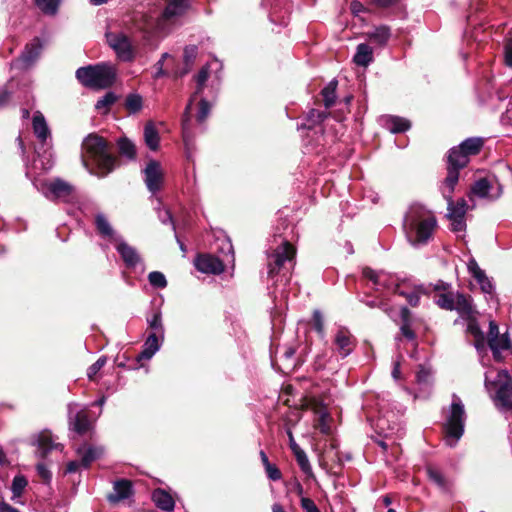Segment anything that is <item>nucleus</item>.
Returning a JSON list of instances; mask_svg holds the SVG:
<instances>
[{
  "instance_id": "22",
  "label": "nucleus",
  "mask_w": 512,
  "mask_h": 512,
  "mask_svg": "<svg viewBox=\"0 0 512 512\" xmlns=\"http://www.w3.org/2000/svg\"><path fill=\"white\" fill-rule=\"evenodd\" d=\"M488 345L492 351L494 359L497 361L502 359V351L511 349V341L508 333L488 339Z\"/></svg>"
},
{
  "instance_id": "20",
  "label": "nucleus",
  "mask_w": 512,
  "mask_h": 512,
  "mask_svg": "<svg viewBox=\"0 0 512 512\" xmlns=\"http://www.w3.org/2000/svg\"><path fill=\"white\" fill-rule=\"evenodd\" d=\"M133 494L132 483L129 480L121 479L114 482L113 493L109 494L107 499L115 504L128 499Z\"/></svg>"
},
{
  "instance_id": "52",
  "label": "nucleus",
  "mask_w": 512,
  "mask_h": 512,
  "mask_svg": "<svg viewBox=\"0 0 512 512\" xmlns=\"http://www.w3.org/2000/svg\"><path fill=\"white\" fill-rule=\"evenodd\" d=\"M116 99L117 97L114 93L108 92L96 102L95 108L98 110L108 109L116 102Z\"/></svg>"
},
{
  "instance_id": "6",
  "label": "nucleus",
  "mask_w": 512,
  "mask_h": 512,
  "mask_svg": "<svg viewBox=\"0 0 512 512\" xmlns=\"http://www.w3.org/2000/svg\"><path fill=\"white\" fill-rule=\"evenodd\" d=\"M76 77L81 84L89 88H107L115 79V69L108 63L80 67Z\"/></svg>"
},
{
  "instance_id": "40",
  "label": "nucleus",
  "mask_w": 512,
  "mask_h": 512,
  "mask_svg": "<svg viewBox=\"0 0 512 512\" xmlns=\"http://www.w3.org/2000/svg\"><path fill=\"white\" fill-rule=\"evenodd\" d=\"M455 298L456 294L452 292H442L436 296L435 302L440 308L453 311Z\"/></svg>"
},
{
  "instance_id": "61",
  "label": "nucleus",
  "mask_w": 512,
  "mask_h": 512,
  "mask_svg": "<svg viewBox=\"0 0 512 512\" xmlns=\"http://www.w3.org/2000/svg\"><path fill=\"white\" fill-rule=\"evenodd\" d=\"M469 322H468V325H467V330L468 332H470L475 338H481V343L483 344V333L482 331L480 330L478 324L476 323L475 320H472L471 318L468 319Z\"/></svg>"
},
{
  "instance_id": "29",
  "label": "nucleus",
  "mask_w": 512,
  "mask_h": 512,
  "mask_svg": "<svg viewBox=\"0 0 512 512\" xmlns=\"http://www.w3.org/2000/svg\"><path fill=\"white\" fill-rule=\"evenodd\" d=\"M469 162V157L460 148V146L453 147L449 151L448 166L455 169L464 168Z\"/></svg>"
},
{
  "instance_id": "38",
  "label": "nucleus",
  "mask_w": 512,
  "mask_h": 512,
  "mask_svg": "<svg viewBox=\"0 0 512 512\" xmlns=\"http://www.w3.org/2000/svg\"><path fill=\"white\" fill-rule=\"evenodd\" d=\"M459 146L465 154L470 157L471 155H476L480 151L483 146V141L481 138H468Z\"/></svg>"
},
{
  "instance_id": "25",
  "label": "nucleus",
  "mask_w": 512,
  "mask_h": 512,
  "mask_svg": "<svg viewBox=\"0 0 512 512\" xmlns=\"http://www.w3.org/2000/svg\"><path fill=\"white\" fill-rule=\"evenodd\" d=\"M381 121L383 127L391 133H402L411 127L409 120L398 116H385Z\"/></svg>"
},
{
  "instance_id": "16",
  "label": "nucleus",
  "mask_w": 512,
  "mask_h": 512,
  "mask_svg": "<svg viewBox=\"0 0 512 512\" xmlns=\"http://www.w3.org/2000/svg\"><path fill=\"white\" fill-rule=\"evenodd\" d=\"M363 276L370 280L376 290L390 289L395 285V280L389 274L383 271H374L371 268L363 269Z\"/></svg>"
},
{
  "instance_id": "31",
  "label": "nucleus",
  "mask_w": 512,
  "mask_h": 512,
  "mask_svg": "<svg viewBox=\"0 0 512 512\" xmlns=\"http://www.w3.org/2000/svg\"><path fill=\"white\" fill-rule=\"evenodd\" d=\"M356 65L367 67L373 61V50L365 43H361L356 48V53L353 57Z\"/></svg>"
},
{
  "instance_id": "36",
  "label": "nucleus",
  "mask_w": 512,
  "mask_h": 512,
  "mask_svg": "<svg viewBox=\"0 0 512 512\" xmlns=\"http://www.w3.org/2000/svg\"><path fill=\"white\" fill-rule=\"evenodd\" d=\"M38 452L40 456L45 457L51 450L61 447L60 444L54 443L51 435L48 433H41L37 438Z\"/></svg>"
},
{
  "instance_id": "28",
  "label": "nucleus",
  "mask_w": 512,
  "mask_h": 512,
  "mask_svg": "<svg viewBox=\"0 0 512 512\" xmlns=\"http://www.w3.org/2000/svg\"><path fill=\"white\" fill-rule=\"evenodd\" d=\"M152 500L159 509L165 512H172L174 510L175 502L172 496L162 489H156L153 492Z\"/></svg>"
},
{
  "instance_id": "58",
  "label": "nucleus",
  "mask_w": 512,
  "mask_h": 512,
  "mask_svg": "<svg viewBox=\"0 0 512 512\" xmlns=\"http://www.w3.org/2000/svg\"><path fill=\"white\" fill-rule=\"evenodd\" d=\"M157 215L159 220L163 224L170 223L172 225V229L175 230V224L172 219V215L168 209L165 208H157Z\"/></svg>"
},
{
  "instance_id": "50",
  "label": "nucleus",
  "mask_w": 512,
  "mask_h": 512,
  "mask_svg": "<svg viewBox=\"0 0 512 512\" xmlns=\"http://www.w3.org/2000/svg\"><path fill=\"white\" fill-rule=\"evenodd\" d=\"M149 283L158 289H164L167 286V280L165 275L159 271L150 272L148 275Z\"/></svg>"
},
{
  "instance_id": "7",
  "label": "nucleus",
  "mask_w": 512,
  "mask_h": 512,
  "mask_svg": "<svg viewBox=\"0 0 512 512\" xmlns=\"http://www.w3.org/2000/svg\"><path fill=\"white\" fill-rule=\"evenodd\" d=\"M491 372L486 373L485 385L487 388L493 386L496 389L494 402L501 411H512V382L506 370L496 372L493 379Z\"/></svg>"
},
{
  "instance_id": "19",
  "label": "nucleus",
  "mask_w": 512,
  "mask_h": 512,
  "mask_svg": "<svg viewBox=\"0 0 512 512\" xmlns=\"http://www.w3.org/2000/svg\"><path fill=\"white\" fill-rule=\"evenodd\" d=\"M116 243V250L120 254L124 263L129 268H135L141 259L136 249L128 245L121 237Z\"/></svg>"
},
{
  "instance_id": "8",
  "label": "nucleus",
  "mask_w": 512,
  "mask_h": 512,
  "mask_svg": "<svg viewBox=\"0 0 512 512\" xmlns=\"http://www.w3.org/2000/svg\"><path fill=\"white\" fill-rule=\"evenodd\" d=\"M229 255H226V262H234V254L232 244L226 242ZM225 260H221L210 254L200 255L195 260V267L202 273L206 274H220L225 270Z\"/></svg>"
},
{
  "instance_id": "10",
  "label": "nucleus",
  "mask_w": 512,
  "mask_h": 512,
  "mask_svg": "<svg viewBox=\"0 0 512 512\" xmlns=\"http://www.w3.org/2000/svg\"><path fill=\"white\" fill-rule=\"evenodd\" d=\"M43 47L44 44L40 38H33L31 42L26 44L21 55L12 62V67L28 69L38 60Z\"/></svg>"
},
{
  "instance_id": "64",
  "label": "nucleus",
  "mask_w": 512,
  "mask_h": 512,
  "mask_svg": "<svg viewBox=\"0 0 512 512\" xmlns=\"http://www.w3.org/2000/svg\"><path fill=\"white\" fill-rule=\"evenodd\" d=\"M39 476L45 481L49 482L51 479V472L48 470L45 464L39 463L36 467Z\"/></svg>"
},
{
  "instance_id": "44",
  "label": "nucleus",
  "mask_w": 512,
  "mask_h": 512,
  "mask_svg": "<svg viewBox=\"0 0 512 512\" xmlns=\"http://www.w3.org/2000/svg\"><path fill=\"white\" fill-rule=\"evenodd\" d=\"M143 99L139 94L132 93L126 97L125 108L129 113L135 114L142 109Z\"/></svg>"
},
{
  "instance_id": "4",
  "label": "nucleus",
  "mask_w": 512,
  "mask_h": 512,
  "mask_svg": "<svg viewBox=\"0 0 512 512\" xmlns=\"http://www.w3.org/2000/svg\"><path fill=\"white\" fill-rule=\"evenodd\" d=\"M189 7V0H169L166 8L161 14L144 15L136 19V26L139 30L151 33L154 31H165L167 23L174 18L183 15Z\"/></svg>"
},
{
  "instance_id": "34",
  "label": "nucleus",
  "mask_w": 512,
  "mask_h": 512,
  "mask_svg": "<svg viewBox=\"0 0 512 512\" xmlns=\"http://www.w3.org/2000/svg\"><path fill=\"white\" fill-rule=\"evenodd\" d=\"M369 41L375 43L379 46H384L387 44L388 40L391 36V30L386 25H380L375 27L373 31L367 34Z\"/></svg>"
},
{
  "instance_id": "46",
  "label": "nucleus",
  "mask_w": 512,
  "mask_h": 512,
  "mask_svg": "<svg viewBox=\"0 0 512 512\" xmlns=\"http://www.w3.org/2000/svg\"><path fill=\"white\" fill-rule=\"evenodd\" d=\"M61 0H35L40 10L48 15L56 14Z\"/></svg>"
},
{
  "instance_id": "47",
  "label": "nucleus",
  "mask_w": 512,
  "mask_h": 512,
  "mask_svg": "<svg viewBox=\"0 0 512 512\" xmlns=\"http://www.w3.org/2000/svg\"><path fill=\"white\" fill-rule=\"evenodd\" d=\"M295 458H296V461L300 467V469L305 473V474H311L312 473V467L310 465V462H309V459L305 453V451L303 449H299L295 452H293Z\"/></svg>"
},
{
  "instance_id": "1",
  "label": "nucleus",
  "mask_w": 512,
  "mask_h": 512,
  "mask_svg": "<svg viewBox=\"0 0 512 512\" xmlns=\"http://www.w3.org/2000/svg\"><path fill=\"white\" fill-rule=\"evenodd\" d=\"M438 222L432 211L421 204H412L403 219V230L413 247H421L432 239Z\"/></svg>"
},
{
  "instance_id": "63",
  "label": "nucleus",
  "mask_w": 512,
  "mask_h": 512,
  "mask_svg": "<svg viewBox=\"0 0 512 512\" xmlns=\"http://www.w3.org/2000/svg\"><path fill=\"white\" fill-rule=\"evenodd\" d=\"M265 471H266L268 478L273 481L280 480L282 477L280 470L275 465H273L271 463L265 467Z\"/></svg>"
},
{
  "instance_id": "12",
  "label": "nucleus",
  "mask_w": 512,
  "mask_h": 512,
  "mask_svg": "<svg viewBox=\"0 0 512 512\" xmlns=\"http://www.w3.org/2000/svg\"><path fill=\"white\" fill-rule=\"evenodd\" d=\"M70 429L79 435L87 433L92 428V423L84 409H78L77 404L69 405Z\"/></svg>"
},
{
  "instance_id": "57",
  "label": "nucleus",
  "mask_w": 512,
  "mask_h": 512,
  "mask_svg": "<svg viewBox=\"0 0 512 512\" xmlns=\"http://www.w3.org/2000/svg\"><path fill=\"white\" fill-rule=\"evenodd\" d=\"M313 326L321 336L324 335V320L319 310L313 312Z\"/></svg>"
},
{
  "instance_id": "51",
  "label": "nucleus",
  "mask_w": 512,
  "mask_h": 512,
  "mask_svg": "<svg viewBox=\"0 0 512 512\" xmlns=\"http://www.w3.org/2000/svg\"><path fill=\"white\" fill-rule=\"evenodd\" d=\"M427 474H428L429 479L432 482H434L438 487H440L442 489L447 488V481L444 478L443 474L439 470L432 468V467H428Z\"/></svg>"
},
{
  "instance_id": "26",
  "label": "nucleus",
  "mask_w": 512,
  "mask_h": 512,
  "mask_svg": "<svg viewBox=\"0 0 512 512\" xmlns=\"http://www.w3.org/2000/svg\"><path fill=\"white\" fill-rule=\"evenodd\" d=\"M33 132L35 136L42 142L45 143L50 137V129L44 118V115L40 111H36L33 115L32 120Z\"/></svg>"
},
{
  "instance_id": "39",
  "label": "nucleus",
  "mask_w": 512,
  "mask_h": 512,
  "mask_svg": "<svg viewBox=\"0 0 512 512\" xmlns=\"http://www.w3.org/2000/svg\"><path fill=\"white\" fill-rule=\"evenodd\" d=\"M459 170L448 166L447 177L445 178L444 185L442 187V193L445 191L447 194L452 196L454 188L458 183Z\"/></svg>"
},
{
  "instance_id": "21",
  "label": "nucleus",
  "mask_w": 512,
  "mask_h": 512,
  "mask_svg": "<svg viewBox=\"0 0 512 512\" xmlns=\"http://www.w3.org/2000/svg\"><path fill=\"white\" fill-rule=\"evenodd\" d=\"M103 452L102 447L88 444H84L77 449V454L81 459V465L85 468L89 467L93 461L100 458Z\"/></svg>"
},
{
  "instance_id": "62",
  "label": "nucleus",
  "mask_w": 512,
  "mask_h": 512,
  "mask_svg": "<svg viewBox=\"0 0 512 512\" xmlns=\"http://www.w3.org/2000/svg\"><path fill=\"white\" fill-rule=\"evenodd\" d=\"M301 507L305 512H320L314 501L307 497L301 498Z\"/></svg>"
},
{
  "instance_id": "59",
  "label": "nucleus",
  "mask_w": 512,
  "mask_h": 512,
  "mask_svg": "<svg viewBox=\"0 0 512 512\" xmlns=\"http://www.w3.org/2000/svg\"><path fill=\"white\" fill-rule=\"evenodd\" d=\"M431 371L424 366H420L416 378L419 384H428L431 380Z\"/></svg>"
},
{
  "instance_id": "11",
  "label": "nucleus",
  "mask_w": 512,
  "mask_h": 512,
  "mask_svg": "<svg viewBox=\"0 0 512 512\" xmlns=\"http://www.w3.org/2000/svg\"><path fill=\"white\" fill-rule=\"evenodd\" d=\"M144 182L153 195L162 187L164 181V172L161 164L156 160H150L143 170Z\"/></svg>"
},
{
  "instance_id": "60",
  "label": "nucleus",
  "mask_w": 512,
  "mask_h": 512,
  "mask_svg": "<svg viewBox=\"0 0 512 512\" xmlns=\"http://www.w3.org/2000/svg\"><path fill=\"white\" fill-rule=\"evenodd\" d=\"M395 292L399 295L404 296L411 306L418 305L420 296L417 292L411 291V292L405 293V292L401 291L398 287L396 288Z\"/></svg>"
},
{
  "instance_id": "14",
  "label": "nucleus",
  "mask_w": 512,
  "mask_h": 512,
  "mask_svg": "<svg viewBox=\"0 0 512 512\" xmlns=\"http://www.w3.org/2000/svg\"><path fill=\"white\" fill-rule=\"evenodd\" d=\"M209 66H210L209 64L203 66L200 69V71L198 72V74L196 75L197 88H196V91H195L194 95L191 97V99H190V101H189V103H188V105H187V107L185 109V112H184V117H183V137H184L185 141L187 139L188 125H189V121H190L189 113H190V110L192 108V103L196 99V96L203 92L205 83H206V81L209 78Z\"/></svg>"
},
{
  "instance_id": "24",
  "label": "nucleus",
  "mask_w": 512,
  "mask_h": 512,
  "mask_svg": "<svg viewBox=\"0 0 512 512\" xmlns=\"http://www.w3.org/2000/svg\"><path fill=\"white\" fill-rule=\"evenodd\" d=\"M161 338L156 333H151L144 342L143 350L137 357L138 360H150L160 350Z\"/></svg>"
},
{
  "instance_id": "15",
  "label": "nucleus",
  "mask_w": 512,
  "mask_h": 512,
  "mask_svg": "<svg viewBox=\"0 0 512 512\" xmlns=\"http://www.w3.org/2000/svg\"><path fill=\"white\" fill-rule=\"evenodd\" d=\"M468 270L480 286L481 291L484 294L493 295L495 290L493 280L486 275L474 259L468 262Z\"/></svg>"
},
{
  "instance_id": "17",
  "label": "nucleus",
  "mask_w": 512,
  "mask_h": 512,
  "mask_svg": "<svg viewBox=\"0 0 512 512\" xmlns=\"http://www.w3.org/2000/svg\"><path fill=\"white\" fill-rule=\"evenodd\" d=\"M47 191L44 192L47 198L67 200L72 193V186L61 179L46 184Z\"/></svg>"
},
{
  "instance_id": "9",
  "label": "nucleus",
  "mask_w": 512,
  "mask_h": 512,
  "mask_svg": "<svg viewBox=\"0 0 512 512\" xmlns=\"http://www.w3.org/2000/svg\"><path fill=\"white\" fill-rule=\"evenodd\" d=\"M106 39L121 61L130 62L134 59V49L127 35L122 32H107Z\"/></svg>"
},
{
  "instance_id": "33",
  "label": "nucleus",
  "mask_w": 512,
  "mask_h": 512,
  "mask_svg": "<svg viewBox=\"0 0 512 512\" xmlns=\"http://www.w3.org/2000/svg\"><path fill=\"white\" fill-rule=\"evenodd\" d=\"M443 196L448 203L447 216L465 217L467 211V202L465 199H460L457 203H454L452 196L447 194L445 191L443 192Z\"/></svg>"
},
{
  "instance_id": "5",
  "label": "nucleus",
  "mask_w": 512,
  "mask_h": 512,
  "mask_svg": "<svg viewBox=\"0 0 512 512\" xmlns=\"http://www.w3.org/2000/svg\"><path fill=\"white\" fill-rule=\"evenodd\" d=\"M466 412L461 398L453 394L450 406L444 412V440L450 447L456 446L464 434Z\"/></svg>"
},
{
  "instance_id": "30",
  "label": "nucleus",
  "mask_w": 512,
  "mask_h": 512,
  "mask_svg": "<svg viewBox=\"0 0 512 512\" xmlns=\"http://www.w3.org/2000/svg\"><path fill=\"white\" fill-rule=\"evenodd\" d=\"M95 225L98 230V232L101 234V236L108 238L111 241H118L120 238L118 235H116L114 229L110 225L109 221L103 214H97L95 217Z\"/></svg>"
},
{
  "instance_id": "13",
  "label": "nucleus",
  "mask_w": 512,
  "mask_h": 512,
  "mask_svg": "<svg viewBox=\"0 0 512 512\" xmlns=\"http://www.w3.org/2000/svg\"><path fill=\"white\" fill-rule=\"evenodd\" d=\"M333 344L340 357L346 358L353 352L356 340L347 328L340 327L334 335Z\"/></svg>"
},
{
  "instance_id": "49",
  "label": "nucleus",
  "mask_w": 512,
  "mask_h": 512,
  "mask_svg": "<svg viewBox=\"0 0 512 512\" xmlns=\"http://www.w3.org/2000/svg\"><path fill=\"white\" fill-rule=\"evenodd\" d=\"M167 59L173 60L174 58H173L172 55H170L169 53L165 52V53H163L161 55V58L155 63V65H154L155 72L153 74V78L154 79H158V78H161V77H164V76L168 75L167 71L164 69V62Z\"/></svg>"
},
{
  "instance_id": "53",
  "label": "nucleus",
  "mask_w": 512,
  "mask_h": 512,
  "mask_svg": "<svg viewBox=\"0 0 512 512\" xmlns=\"http://www.w3.org/2000/svg\"><path fill=\"white\" fill-rule=\"evenodd\" d=\"M106 364V357H100L95 363H93L87 370V376L90 380H94L96 374L104 367Z\"/></svg>"
},
{
  "instance_id": "43",
  "label": "nucleus",
  "mask_w": 512,
  "mask_h": 512,
  "mask_svg": "<svg viewBox=\"0 0 512 512\" xmlns=\"http://www.w3.org/2000/svg\"><path fill=\"white\" fill-rule=\"evenodd\" d=\"M147 323L149 327L154 330L153 333H156L160 336L161 339L164 338V327L162 323V315L160 311L154 312L151 317L147 319Z\"/></svg>"
},
{
  "instance_id": "41",
  "label": "nucleus",
  "mask_w": 512,
  "mask_h": 512,
  "mask_svg": "<svg viewBox=\"0 0 512 512\" xmlns=\"http://www.w3.org/2000/svg\"><path fill=\"white\" fill-rule=\"evenodd\" d=\"M401 318H402V324H401V333L402 335L409 339V340H414L415 338V333L413 332V330L411 329V326H410V311L408 308L406 307H401Z\"/></svg>"
},
{
  "instance_id": "55",
  "label": "nucleus",
  "mask_w": 512,
  "mask_h": 512,
  "mask_svg": "<svg viewBox=\"0 0 512 512\" xmlns=\"http://www.w3.org/2000/svg\"><path fill=\"white\" fill-rule=\"evenodd\" d=\"M210 112V104L205 99H201L199 103V111L197 113V121L202 123L205 121Z\"/></svg>"
},
{
  "instance_id": "54",
  "label": "nucleus",
  "mask_w": 512,
  "mask_h": 512,
  "mask_svg": "<svg viewBox=\"0 0 512 512\" xmlns=\"http://www.w3.org/2000/svg\"><path fill=\"white\" fill-rule=\"evenodd\" d=\"M327 117L326 112L319 111L316 109H311L307 115V120L311 122L309 125V128H311L312 125L322 122Z\"/></svg>"
},
{
  "instance_id": "37",
  "label": "nucleus",
  "mask_w": 512,
  "mask_h": 512,
  "mask_svg": "<svg viewBox=\"0 0 512 512\" xmlns=\"http://www.w3.org/2000/svg\"><path fill=\"white\" fill-rule=\"evenodd\" d=\"M144 140L146 145L153 151L159 147L160 136L152 122H148L144 127Z\"/></svg>"
},
{
  "instance_id": "18",
  "label": "nucleus",
  "mask_w": 512,
  "mask_h": 512,
  "mask_svg": "<svg viewBox=\"0 0 512 512\" xmlns=\"http://www.w3.org/2000/svg\"><path fill=\"white\" fill-rule=\"evenodd\" d=\"M492 184L487 178H481L477 180L471 187V194L479 197L486 198L489 200H496L502 194V186L498 184L497 192L491 194Z\"/></svg>"
},
{
  "instance_id": "48",
  "label": "nucleus",
  "mask_w": 512,
  "mask_h": 512,
  "mask_svg": "<svg viewBox=\"0 0 512 512\" xmlns=\"http://www.w3.org/2000/svg\"><path fill=\"white\" fill-rule=\"evenodd\" d=\"M26 486H27V480L23 475L15 476L12 481V486H11V491L13 493L12 499L14 500L17 497H20Z\"/></svg>"
},
{
  "instance_id": "3",
  "label": "nucleus",
  "mask_w": 512,
  "mask_h": 512,
  "mask_svg": "<svg viewBox=\"0 0 512 512\" xmlns=\"http://www.w3.org/2000/svg\"><path fill=\"white\" fill-rule=\"evenodd\" d=\"M84 157L92 160L97 168L96 175L103 177L114 170L116 158L108 151L107 143L98 135H88L82 144Z\"/></svg>"
},
{
  "instance_id": "2",
  "label": "nucleus",
  "mask_w": 512,
  "mask_h": 512,
  "mask_svg": "<svg viewBox=\"0 0 512 512\" xmlns=\"http://www.w3.org/2000/svg\"><path fill=\"white\" fill-rule=\"evenodd\" d=\"M295 255L294 246L288 240L281 239V242L271 249V252H268V276L273 279L281 274V278L284 279V284H286L295 266Z\"/></svg>"
},
{
  "instance_id": "42",
  "label": "nucleus",
  "mask_w": 512,
  "mask_h": 512,
  "mask_svg": "<svg viewBox=\"0 0 512 512\" xmlns=\"http://www.w3.org/2000/svg\"><path fill=\"white\" fill-rule=\"evenodd\" d=\"M336 88H337V81L332 80L322 90V96H323L324 105L326 108H330L334 105L335 100H336Z\"/></svg>"
},
{
  "instance_id": "27",
  "label": "nucleus",
  "mask_w": 512,
  "mask_h": 512,
  "mask_svg": "<svg viewBox=\"0 0 512 512\" xmlns=\"http://www.w3.org/2000/svg\"><path fill=\"white\" fill-rule=\"evenodd\" d=\"M454 310L464 319L472 318L475 312L471 298L462 293H456Z\"/></svg>"
},
{
  "instance_id": "35",
  "label": "nucleus",
  "mask_w": 512,
  "mask_h": 512,
  "mask_svg": "<svg viewBox=\"0 0 512 512\" xmlns=\"http://www.w3.org/2000/svg\"><path fill=\"white\" fill-rule=\"evenodd\" d=\"M197 54H198L197 46H195V45L186 46L184 48V55H183L185 68L180 72L175 71L173 73V76L175 78H178V77H182L183 75L187 74L190 71V69L194 63V61L197 57Z\"/></svg>"
},
{
  "instance_id": "45",
  "label": "nucleus",
  "mask_w": 512,
  "mask_h": 512,
  "mask_svg": "<svg viewBox=\"0 0 512 512\" xmlns=\"http://www.w3.org/2000/svg\"><path fill=\"white\" fill-rule=\"evenodd\" d=\"M118 148L120 153L128 159H134L136 155L135 145L127 138H120L118 140Z\"/></svg>"
},
{
  "instance_id": "56",
  "label": "nucleus",
  "mask_w": 512,
  "mask_h": 512,
  "mask_svg": "<svg viewBox=\"0 0 512 512\" xmlns=\"http://www.w3.org/2000/svg\"><path fill=\"white\" fill-rule=\"evenodd\" d=\"M451 221V229L454 232H462L466 228L465 217L447 216Z\"/></svg>"
},
{
  "instance_id": "23",
  "label": "nucleus",
  "mask_w": 512,
  "mask_h": 512,
  "mask_svg": "<svg viewBox=\"0 0 512 512\" xmlns=\"http://www.w3.org/2000/svg\"><path fill=\"white\" fill-rule=\"evenodd\" d=\"M289 12V3L287 0H278L275 4H271V11L269 14L270 20L273 23L280 25H287L288 18L286 14Z\"/></svg>"
},
{
  "instance_id": "32",
  "label": "nucleus",
  "mask_w": 512,
  "mask_h": 512,
  "mask_svg": "<svg viewBox=\"0 0 512 512\" xmlns=\"http://www.w3.org/2000/svg\"><path fill=\"white\" fill-rule=\"evenodd\" d=\"M443 196L448 203L447 216L465 217L467 211V202L465 199H460L457 203H454L452 196L447 194L445 191L443 192Z\"/></svg>"
}]
</instances>
